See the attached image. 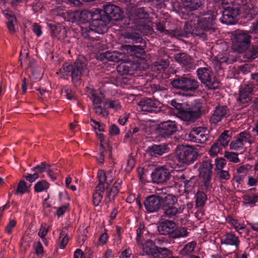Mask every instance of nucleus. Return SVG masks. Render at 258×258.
Listing matches in <instances>:
<instances>
[{"mask_svg":"<svg viewBox=\"0 0 258 258\" xmlns=\"http://www.w3.org/2000/svg\"><path fill=\"white\" fill-rule=\"evenodd\" d=\"M99 11V8L93 9L91 11L83 10L82 11H75L70 13L69 17L70 20L74 22L86 23L91 21L88 27H81V33L82 36L85 39H87L91 42L99 40L100 37L94 36L95 33L102 34L104 31L103 26H100L99 19L101 18V15Z\"/></svg>","mask_w":258,"mask_h":258,"instance_id":"obj_1","label":"nucleus"},{"mask_svg":"<svg viewBox=\"0 0 258 258\" xmlns=\"http://www.w3.org/2000/svg\"><path fill=\"white\" fill-rule=\"evenodd\" d=\"M149 14L145 8L142 7L133 10L128 15V24L124 37L131 39L134 43H142L143 38L140 34V27L143 26L147 21Z\"/></svg>","mask_w":258,"mask_h":258,"instance_id":"obj_2","label":"nucleus"},{"mask_svg":"<svg viewBox=\"0 0 258 258\" xmlns=\"http://www.w3.org/2000/svg\"><path fill=\"white\" fill-rule=\"evenodd\" d=\"M194 14V13H191ZM194 15L199 18L197 28L195 29V34L203 39H207L209 35L215 32L217 30L216 19V14L213 11L205 12L204 10L196 12Z\"/></svg>","mask_w":258,"mask_h":258,"instance_id":"obj_3","label":"nucleus"},{"mask_svg":"<svg viewBox=\"0 0 258 258\" xmlns=\"http://www.w3.org/2000/svg\"><path fill=\"white\" fill-rule=\"evenodd\" d=\"M63 69L68 76L72 78V82L75 87L82 83V77L88 73L87 60L83 56H79L73 64L63 66Z\"/></svg>","mask_w":258,"mask_h":258,"instance_id":"obj_4","label":"nucleus"},{"mask_svg":"<svg viewBox=\"0 0 258 258\" xmlns=\"http://www.w3.org/2000/svg\"><path fill=\"white\" fill-rule=\"evenodd\" d=\"M216 3H220L223 10H220L222 16L220 21L227 25L234 24L237 21V17L240 14L238 6L234 0H214Z\"/></svg>","mask_w":258,"mask_h":258,"instance_id":"obj_5","label":"nucleus"},{"mask_svg":"<svg viewBox=\"0 0 258 258\" xmlns=\"http://www.w3.org/2000/svg\"><path fill=\"white\" fill-rule=\"evenodd\" d=\"M103 9H99L101 18L99 19L100 26L104 27L102 34L107 32V24L111 21H118L123 18V12L114 5L106 4L103 6Z\"/></svg>","mask_w":258,"mask_h":258,"instance_id":"obj_6","label":"nucleus"},{"mask_svg":"<svg viewBox=\"0 0 258 258\" xmlns=\"http://www.w3.org/2000/svg\"><path fill=\"white\" fill-rule=\"evenodd\" d=\"M161 209L166 217L175 218L183 212L184 205H179L175 196L172 194L160 196Z\"/></svg>","mask_w":258,"mask_h":258,"instance_id":"obj_7","label":"nucleus"},{"mask_svg":"<svg viewBox=\"0 0 258 258\" xmlns=\"http://www.w3.org/2000/svg\"><path fill=\"white\" fill-rule=\"evenodd\" d=\"M158 230L161 235H167L172 239L186 237L189 234L185 227L178 226L174 222L167 220L160 223Z\"/></svg>","mask_w":258,"mask_h":258,"instance_id":"obj_8","label":"nucleus"},{"mask_svg":"<svg viewBox=\"0 0 258 258\" xmlns=\"http://www.w3.org/2000/svg\"><path fill=\"white\" fill-rule=\"evenodd\" d=\"M194 167H198L199 177L201 180L202 189L206 192L209 191L212 186L213 164L212 160H207L198 162Z\"/></svg>","mask_w":258,"mask_h":258,"instance_id":"obj_9","label":"nucleus"},{"mask_svg":"<svg viewBox=\"0 0 258 258\" xmlns=\"http://www.w3.org/2000/svg\"><path fill=\"white\" fill-rule=\"evenodd\" d=\"M171 84L174 88L190 93L195 92L200 86V83L196 79L187 75L176 76L171 80Z\"/></svg>","mask_w":258,"mask_h":258,"instance_id":"obj_10","label":"nucleus"},{"mask_svg":"<svg viewBox=\"0 0 258 258\" xmlns=\"http://www.w3.org/2000/svg\"><path fill=\"white\" fill-rule=\"evenodd\" d=\"M199 156L197 150L190 146H180L177 147L175 158L179 163L189 165L196 161Z\"/></svg>","mask_w":258,"mask_h":258,"instance_id":"obj_11","label":"nucleus"},{"mask_svg":"<svg viewBox=\"0 0 258 258\" xmlns=\"http://www.w3.org/2000/svg\"><path fill=\"white\" fill-rule=\"evenodd\" d=\"M202 104L195 101L191 105L187 104L179 112L178 117L188 123L194 122L200 117L202 114Z\"/></svg>","mask_w":258,"mask_h":258,"instance_id":"obj_12","label":"nucleus"},{"mask_svg":"<svg viewBox=\"0 0 258 258\" xmlns=\"http://www.w3.org/2000/svg\"><path fill=\"white\" fill-rule=\"evenodd\" d=\"M251 44V37L243 31L235 32L232 41L231 48L234 52L243 53Z\"/></svg>","mask_w":258,"mask_h":258,"instance_id":"obj_13","label":"nucleus"},{"mask_svg":"<svg viewBox=\"0 0 258 258\" xmlns=\"http://www.w3.org/2000/svg\"><path fill=\"white\" fill-rule=\"evenodd\" d=\"M197 76L201 83L209 89L215 88V78L211 68L201 67L196 70Z\"/></svg>","mask_w":258,"mask_h":258,"instance_id":"obj_14","label":"nucleus"},{"mask_svg":"<svg viewBox=\"0 0 258 258\" xmlns=\"http://www.w3.org/2000/svg\"><path fill=\"white\" fill-rule=\"evenodd\" d=\"M177 130L178 127L176 122L168 120L159 123L157 128V133L161 138L167 139L171 138Z\"/></svg>","mask_w":258,"mask_h":258,"instance_id":"obj_15","label":"nucleus"},{"mask_svg":"<svg viewBox=\"0 0 258 258\" xmlns=\"http://www.w3.org/2000/svg\"><path fill=\"white\" fill-rule=\"evenodd\" d=\"M169 170L164 166L156 167L151 173L153 182L157 184H163L166 182L170 177Z\"/></svg>","mask_w":258,"mask_h":258,"instance_id":"obj_16","label":"nucleus"},{"mask_svg":"<svg viewBox=\"0 0 258 258\" xmlns=\"http://www.w3.org/2000/svg\"><path fill=\"white\" fill-rule=\"evenodd\" d=\"M162 199L160 196L152 195L147 197L144 201L145 209L148 213H156L161 209Z\"/></svg>","mask_w":258,"mask_h":258,"instance_id":"obj_17","label":"nucleus"},{"mask_svg":"<svg viewBox=\"0 0 258 258\" xmlns=\"http://www.w3.org/2000/svg\"><path fill=\"white\" fill-rule=\"evenodd\" d=\"M139 106L143 111L150 113H157L161 110L160 102L156 99L151 98L142 100L140 102Z\"/></svg>","mask_w":258,"mask_h":258,"instance_id":"obj_18","label":"nucleus"},{"mask_svg":"<svg viewBox=\"0 0 258 258\" xmlns=\"http://www.w3.org/2000/svg\"><path fill=\"white\" fill-rule=\"evenodd\" d=\"M170 148L167 144H159L149 146L147 147L146 152L147 154L153 158H159L163 154L168 153Z\"/></svg>","mask_w":258,"mask_h":258,"instance_id":"obj_19","label":"nucleus"},{"mask_svg":"<svg viewBox=\"0 0 258 258\" xmlns=\"http://www.w3.org/2000/svg\"><path fill=\"white\" fill-rule=\"evenodd\" d=\"M205 128L202 127L193 128L188 134V140L197 143L206 144L208 140Z\"/></svg>","mask_w":258,"mask_h":258,"instance_id":"obj_20","label":"nucleus"},{"mask_svg":"<svg viewBox=\"0 0 258 258\" xmlns=\"http://www.w3.org/2000/svg\"><path fill=\"white\" fill-rule=\"evenodd\" d=\"M253 89L254 86L251 84L246 85L243 88H241L237 98L238 103L246 105L251 100Z\"/></svg>","mask_w":258,"mask_h":258,"instance_id":"obj_21","label":"nucleus"},{"mask_svg":"<svg viewBox=\"0 0 258 258\" xmlns=\"http://www.w3.org/2000/svg\"><path fill=\"white\" fill-rule=\"evenodd\" d=\"M105 173L103 170H99L98 172L97 177L98 178V184L95 187V191H97L100 194H102L107 190V185L109 186L110 183L112 181V179H108V174Z\"/></svg>","mask_w":258,"mask_h":258,"instance_id":"obj_22","label":"nucleus"},{"mask_svg":"<svg viewBox=\"0 0 258 258\" xmlns=\"http://www.w3.org/2000/svg\"><path fill=\"white\" fill-rule=\"evenodd\" d=\"M229 114V110L226 106L218 105L213 111L210 117V121L214 124H217L221 121L223 118H226Z\"/></svg>","mask_w":258,"mask_h":258,"instance_id":"obj_23","label":"nucleus"},{"mask_svg":"<svg viewBox=\"0 0 258 258\" xmlns=\"http://www.w3.org/2000/svg\"><path fill=\"white\" fill-rule=\"evenodd\" d=\"M175 61L185 70L191 69L194 67V61L192 57L185 52H179L174 55Z\"/></svg>","mask_w":258,"mask_h":258,"instance_id":"obj_24","label":"nucleus"},{"mask_svg":"<svg viewBox=\"0 0 258 258\" xmlns=\"http://www.w3.org/2000/svg\"><path fill=\"white\" fill-rule=\"evenodd\" d=\"M147 251L154 258H180L179 256H174L173 251L167 248H157L153 246L152 249L149 248Z\"/></svg>","mask_w":258,"mask_h":258,"instance_id":"obj_25","label":"nucleus"},{"mask_svg":"<svg viewBox=\"0 0 258 258\" xmlns=\"http://www.w3.org/2000/svg\"><path fill=\"white\" fill-rule=\"evenodd\" d=\"M165 242V240L162 237H155V236H151L150 239H147L145 243L143 244L142 248L143 251L149 256H152V254H149L147 249L149 248H153V246L157 247V248H163L165 247L158 246L156 244L162 245Z\"/></svg>","mask_w":258,"mask_h":258,"instance_id":"obj_26","label":"nucleus"},{"mask_svg":"<svg viewBox=\"0 0 258 258\" xmlns=\"http://www.w3.org/2000/svg\"><path fill=\"white\" fill-rule=\"evenodd\" d=\"M185 10H201L205 7V0H183Z\"/></svg>","mask_w":258,"mask_h":258,"instance_id":"obj_27","label":"nucleus"},{"mask_svg":"<svg viewBox=\"0 0 258 258\" xmlns=\"http://www.w3.org/2000/svg\"><path fill=\"white\" fill-rule=\"evenodd\" d=\"M220 240L222 244L232 245L236 248L238 247L240 243L238 237L232 233H226L223 237H221Z\"/></svg>","mask_w":258,"mask_h":258,"instance_id":"obj_28","label":"nucleus"},{"mask_svg":"<svg viewBox=\"0 0 258 258\" xmlns=\"http://www.w3.org/2000/svg\"><path fill=\"white\" fill-rule=\"evenodd\" d=\"M245 57L248 59H254L258 57V44L250 45V46L244 52Z\"/></svg>","mask_w":258,"mask_h":258,"instance_id":"obj_29","label":"nucleus"},{"mask_svg":"<svg viewBox=\"0 0 258 258\" xmlns=\"http://www.w3.org/2000/svg\"><path fill=\"white\" fill-rule=\"evenodd\" d=\"M231 132L229 131L225 130L220 135L216 142H219L221 146L226 147L231 139Z\"/></svg>","mask_w":258,"mask_h":258,"instance_id":"obj_30","label":"nucleus"},{"mask_svg":"<svg viewBox=\"0 0 258 258\" xmlns=\"http://www.w3.org/2000/svg\"><path fill=\"white\" fill-rule=\"evenodd\" d=\"M196 245L197 243L194 241L188 242L180 251V254L183 256L190 255L194 251Z\"/></svg>","mask_w":258,"mask_h":258,"instance_id":"obj_31","label":"nucleus"},{"mask_svg":"<svg viewBox=\"0 0 258 258\" xmlns=\"http://www.w3.org/2000/svg\"><path fill=\"white\" fill-rule=\"evenodd\" d=\"M245 205H254L258 202V195L252 193H246L242 196Z\"/></svg>","mask_w":258,"mask_h":258,"instance_id":"obj_32","label":"nucleus"},{"mask_svg":"<svg viewBox=\"0 0 258 258\" xmlns=\"http://www.w3.org/2000/svg\"><path fill=\"white\" fill-rule=\"evenodd\" d=\"M196 206L198 207H203L207 200V196L205 192L199 191L196 194Z\"/></svg>","mask_w":258,"mask_h":258,"instance_id":"obj_33","label":"nucleus"},{"mask_svg":"<svg viewBox=\"0 0 258 258\" xmlns=\"http://www.w3.org/2000/svg\"><path fill=\"white\" fill-rule=\"evenodd\" d=\"M197 180V178L195 176H192L188 179L184 180L183 183L185 191L188 193L190 192L195 186Z\"/></svg>","mask_w":258,"mask_h":258,"instance_id":"obj_34","label":"nucleus"},{"mask_svg":"<svg viewBox=\"0 0 258 258\" xmlns=\"http://www.w3.org/2000/svg\"><path fill=\"white\" fill-rule=\"evenodd\" d=\"M247 7L248 10L245 11L246 15L245 17L249 20L252 19L258 14V7L253 6L252 4H250Z\"/></svg>","mask_w":258,"mask_h":258,"instance_id":"obj_35","label":"nucleus"},{"mask_svg":"<svg viewBox=\"0 0 258 258\" xmlns=\"http://www.w3.org/2000/svg\"><path fill=\"white\" fill-rule=\"evenodd\" d=\"M131 54L140 58L145 53V51L141 45H129Z\"/></svg>","mask_w":258,"mask_h":258,"instance_id":"obj_36","label":"nucleus"},{"mask_svg":"<svg viewBox=\"0 0 258 258\" xmlns=\"http://www.w3.org/2000/svg\"><path fill=\"white\" fill-rule=\"evenodd\" d=\"M49 184L45 180H42L37 182L34 185V190L37 192H41L47 190Z\"/></svg>","mask_w":258,"mask_h":258,"instance_id":"obj_37","label":"nucleus"},{"mask_svg":"<svg viewBox=\"0 0 258 258\" xmlns=\"http://www.w3.org/2000/svg\"><path fill=\"white\" fill-rule=\"evenodd\" d=\"M48 27H49L51 37L53 38L58 37L59 39V34L62 31L61 26L49 24Z\"/></svg>","mask_w":258,"mask_h":258,"instance_id":"obj_38","label":"nucleus"},{"mask_svg":"<svg viewBox=\"0 0 258 258\" xmlns=\"http://www.w3.org/2000/svg\"><path fill=\"white\" fill-rule=\"evenodd\" d=\"M222 146H221L219 142H215L211 147L209 150V154L211 157H214L216 156L222 150Z\"/></svg>","mask_w":258,"mask_h":258,"instance_id":"obj_39","label":"nucleus"},{"mask_svg":"<svg viewBox=\"0 0 258 258\" xmlns=\"http://www.w3.org/2000/svg\"><path fill=\"white\" fill-rule=\"evenodd\" d=\"M168 34L171 37H175L177 39H180L181 38H187V34L186 32L181 28H176L175 30L171 31L170 32H169Z\"/></svg>","mask_w":258,"mask_h":258,"instance_id":"obj_40","label":"nucleus"},{"mask_svg":"<svg viewBox=\"0 0 258 258\" xmlns=\"http://www.w3.org/2000/svg\"><path fill=\"white\" fill-rule=\"evenodd\" d=\"M169 66V61L165 59H160L155 62V67L159 73L163 72Z\"/></svg>","mask_w":258,"mask_h":258,"instance_id":"obj_41","label":"nucleus"},{"mask_svg":"<svg viewBox=\"0 0 258 258\" xmlns=\"http://www.w3.org/2000/svg\"><path fill=\"white\" fill-rule=\"evenodd\" d=\"M244 145L243 141L237 138L235 140L231 142L230 148L232 150H239L243 148Z\"/></svg>","mask_w":258,"mask_h":258,"instance_id":"obj_42","label":"nucleus"},{"mask_svg":"<svg viewBox=\"0 0 258 258\" xmlns=\"http://www.w3.org/2000/svg\"><path fill=\"white\" fill-rule=\"evenodd\" d=\"M186 103H180L176 102L175 100H172L171 101V105L174 108L175 111L174 113L176 114L177 117L178 116L179 112H181L183 109V107L185 106Z\"/></svg>","mask_w":258,"mask_h":258,"instance_id":"obj_43","label":"nucleus"},{"mask_svg":"<svg viewBox=\"0 0 258 258\" xmlns=\"http://www.w3.org/2000/svg\"><path fill=\"white\" fill-rule=\"evenodd\" d=\"M224 157L228 160L234 163H238L240 161L238 154L234 152L225 151L224 153Z\"/></svg>","mask_w":258,"mask_h":258,"instance_id":"obj_44","label":"nucleus"},{"mask_svg":"<svg viewBox=\"0 0 258 258\" xmlns=\"http://www.w3.org/2000/svg\"><path fill=\"white\" fill-rule=\"evenodd\" d=\"M226 164V160L221 157V158H217L215 160V170L216 171L222 170L223 168L224 167L225 165Z\"/></svg>","mask_w":258,"mask_h":258,"instance_id":"obj_45","label":"nucleus"},{"mask_svg":"<svg viewBox=\"0 0 258 258\" xmlns=\"http://www.w3.org/2000/svg\"><path fill=\"white\" fill-rule=\"evenodd\" d=\"M197 28V25H195L193 27L191 24L188 23H185L184 26V28L182 30L185 31L187 34V38L189 37L190 35H192L197 36L195 33V29Z\"/></svg>","mask_w":258,"mask_h":258,"instance_id":"obj_46","label":"nucleus"},{"mask_svg":"<svg viewBox=\"0 0 258 258\" xmlns=\"http://www.w3.org/2000/svg\"><path fill=\"white\" fill-rule=\"evenodd\" d=\"M106 105H108V108L113 109L115 110H118L121 107L120 103L118 100H109L105 103Z\"/></svg>","mask_w":258,"mask_h":258,"instance_id":"obj_47","label":"nucleus"},{"mask_svg":"<svg viewBox=\"0 0 258 258\" xmlns=\"http://www.w3.org/2000/svg\"><path fill=\"white\" fill-rule=\"evenodd\" d=\"M63 92L65 94L68 99L72 101L76 100V97L74 95L75 93L70 87H66L63 90Z\"/></svg>","mask_w":258,"mask_h":258,"instance_id":"obj_48","label":"nucleus"},{"mask_svg":"<svg viewBox=\"0 0 258 258\" xmlns=\"http://www.w3.org/2000/svg\"><path fill=\"white\" fill-rule=\"evenodd\" d=\"M27 185L26 182L24 180H21L18 185L17 190H16L15 194H18V193L24 194L27 191Z\"/></svg>","mask_w":258,"mask_h":258,"instance_id":"obj_49","label":"nucleus"},{"mask_svg":"<svg viewBox=\"0 0 258 258\" xmlns=\"http://www.w3.org/2000/svg\"><path fill=\"white\" fill-rule=\"evenodd\" d=\"M93 204L94 206H99L103 199V195L97 191H94L92 195Z\"/></svg>","mask_w":258,"mask_h":258,"instance_id":"obj_50","label":"nucleus"},{"mask_svg":"<svg viewBox=\"0 0 258 258\" xmlns=\"http://www.w3.org/2000/svg\"><path fill=\"white\" fill-rule=\"evenodd\" d=\"M95 112L96 114L101 115L103 117L108 116V111L105 108L102 107L101 105H97L94 107Z\"/></svg>","mask_w":258,"mask_h":258,"instance_id":"obj_51","label":"nucleus"},{"mask_svg":"<svg viewBox=\"0 0 258 258\" xmlns=\"http://www.w3.org/2000/svg\"><path fill=\"white\" fill-rule=\"evenodd\" d=\"M47 164L46 162H42L40 164L37 165L31 169L33 171H36L37 173H42L45 169H47Z\"/></svg>","mask_w":258,"mask_h":258,"instance_id":"obj_52","label":"nucleus"},{"mask_svg":"<svg viewBox=\"0 0 258 258\" xmlns=\"http://www.w3.org/2000/svg\"><path fill=\"white\" fill-rule=\"evenodd\" d=\"M146 231L145 228V226L144 224H140L139 226V227L136 230L137 236H136V240L138 243H139L141 239V237L142 234Z\"/></svg>","mask_w":258,"mask_h":258,"instance_id":"obj_53","label":"nucleus"},{"mask_svg":"<svg viewBox=\"0 0 258 258\" xmlns=\"http://www.w3.org/2000/svg\"><path fill=\"white\" fill-rule=\"evenodd\" d=\"M219 179L222 180H228L230 178V175L227 170H220L217 171Z\"/></svg>","mask_w":258,"mask_h":258,"instance_id":"obj_54","label":"nucleus"},{"mask_svg":"<svg viewBox=\"0 0 258 258\" xmlns=\"http://www.w3.org/2000/svg\"><path fill=\"white\" fill-rule=\"evenodd\" d=\"M90 99L92 100L93 105H100L102 102L101 98L96 93H92L90 96Z\"/></svg>","mask_w":258,"mask_h":258,"instance_id":"obj_55","label":"nucleus"},{"mask_svg":"<svg viewBox=\"0 0 258 258\" xmlns=\"http://www.w3.org/2000/svg\"><path fill=\"white\" fill-rule=\"evenodd\" d=\"M249 167L250 165L249 164L241 165L237 168V173L238 174H243L244 175H246L248 172Z\"/></svg>","mask_w":258,"mask_h":258,"instance_id":"obj_56","label":"nucleus"},{"mask_svg":"<svg viewBox=\"0 0 258 258\" xmlns=\"http://www.w3.org/2000/svg\"><path fill=\"white\" fill-rule=\"evenodd\" d=\"M100 57L101 59H105L109 61H114V57L111 52L107 51L101 54Z\"/></svg>","mask_w":258,"mask_h":258,"instance_id":"obj_57","label":"nucleus"},{"mask_svg":"<svg viewBox=\"0 0 258 258\" xmlns=\"http://www.w3.org/2000/svg\"><path fill=\"white\" fill-rule=\"evenodd\" d=\"M34 249L35 250L36 254L38 256L41 255L43 253V247L40 241H38L37 243L35 244V245H34Z\"/></svg>","mask_w":258,"mask_h":258,"instance_id":"obj_58","label":"nucleus"},{"mask_svg":"<svg viewBox=\"0 0 258 258\" xmlns=\"http://www.w3.org/2000/svg\"><path fill=\"white\" fill-rule=\"evenodd\" d=\"M109 132L110 136H116L120 133V130L116 124H112L110 126Z\"/></svg>","mask_w":258,"mask_h":258,"instance_id":"obj_59","label":"nucleus"},{"mask_svg":"<svg viewBox=\"0 0 258 258\" xmlns=\"http://www.w3.org/2000/svg\"><path fill=\"white\" fill-rule=\"evenodd\" d=\"M112 192V188H109V186L108 187L107 185V190H106V196L104 201L107 203H111L113 202L112 198H111V195Z\"/></svg>","mask_w":258,"mask_h":258,"instance_id":"obj_60","label":"nucleus"},{"mask_svg":"<svg viewBox=\"0 0 258 258\" xmlns=\"http://www.w3.org/2000/svg\"><path fill=\"white\" fill-rule=\"evenodd\" d=\"M48 230H49L48 228H46L43 225L41 226L39 230L38 235L42 239V240H43V239L46 240L45 236L46 235L47 233H48Z\"/></svg>","mask_w":258,"mask_h":258,"instance_id":"obj_61","label":"nucleus"},{"mask_svg":"<svg viewBox=\"0 0 258 258\" xmlns=\"http://www.w3.org/2000/svg\"><path fill=\"white\" fill-rule=\"evenodd\" d=\"M156 29L159 31L161 33L165 32L166 34H168L169 31L165 29L164 21H163L161 22V21L156 24Z\"/></svg>","mask_w":258,"mask_h":258,"instance_id":"obj_62","label":"nucleus"},{"mask_svg":"<svg viewBox=\"0 0 258 258\" xmlns=\"http://www.w3.org/2000/svg\"><path fill=\"white\" fill-rule=\"evenodd\" d=\"M39 176V174L37 172H35L33 174L28 173L26 175L25 178L27 181L32 183L38 178Z\"/></svg>","mask_w":258,"mask_h":258,"instance_id":"obj_63","label":"nucleus"},{"mask_svg":"<svg viewBox=\"0 0 258 258\" xmlns=\"http://www.w3.org/2000/svg\"><path fill=\"white\" fill-rule=\"evenodd\" d=\"M4 15L8 19V21H16L15 15L12 11L6 10L4 12Z\"/></svg>","mask_w":258,"mask_h":258,"instance_id":"obj_64","label":"nucleus"}]
</instances>
